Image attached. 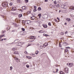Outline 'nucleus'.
Listing matches in <instances>:
<instances>
[{
    "label": "nucleus",
    "instance_id": "6e6552de",
    "mask_svg": "<svg viewBox=\"0 0 74 74\" xmlns=\"http://www.w3.org/2000/svg\"><path fill=\"white\" fill-rule=\"evenodd\" d=\"M23 45V44L22 42H19L18 44H17V45H18V46H20L21 47V45Z\"/></svg>",
    "mask_w": 74,
    "mask_h": 74
},
{
    "label": "nucleus",
    "instance_id": "9b49d317",
    "mask_svg": "<svg viewBox=\"0 0 74 74\" xmlns=\"http://www.w3.org/2000/svg\"><path fill=\"white\" fill-rule=\"evenodd\" d=\"M35 19V16H33L31 17V19L33 20Z\"/></svg>",
    "mask_w": 74,
    "mask_h": 74
},
{
    "label": "nucleus",
    "instance_id": "37998d69",
    "mask_svg": "<svg viewBox=\"0 0 74 74\" xmlns=\"http://www.w3.org/2000/svg\"><path fill=\"white\" fill-rule=\"evenodd\" d=\"M59 70H58V69H56V73H58V71Z\"/></svg>",
    "mask_w": 74,
    "mask_h": 74
},
{
    "label": "nucleus",
    "instance_id": "2f4dec72",
    "mask_svg": "<svg viewBox=\"0 0 74 74\" xmlns=\"http://www.w3.org/2000/svg\"><path fill=\"white\" fill-rule=\"evenodd\" d=\"M48 25L49 26H51V23H49Z\"/></svg>",
    "mask_w": 74,
    "mask_h": 74
},
{
    "label": "nucleus",
    "instance_id": "7ed1b4c3",
    "mask_svg": "<svg viewBox=\"0 0 74 74\" xmlns=\"http://www.w3.org/2000/svg\"><path fill=\"white\" fill-rule=\"evenodd\" d=\"M48 43L47 42L45 43L43 45V47L44 48H45L46 47L48 46Z\"/></svg>",
    "mask_w": 74,
    "mask_h": 74
},
{
    "label": "nucleus",
    "instance_id": "680f3d73",
    "mask_svg": "<svg viewBox=\"0 0 74 74\" xmlns=\"http://www.w3.org/2000/svg\"><path fill=\"white\" fill-rule=\"evenodd\" d=\"M60 12H61V10H59V13H60Z\"/></svg>",
    "mask_w": 74,
    "mask_h": 74
},
{
    "label": "nucleus",
    "instance_id": "49530a36",
    "mask_svg": "<svg viewBox=\"0 0 74 74\" xmlns=\"http://www.w3.org/2000/svg\"><path fill=\"white\" fill-rule=\"evenodd\" d=\"M40 47L41 49H42V48H43V46H40Z\"/></svg>",
    "mask_w": 74,
    "mask_h": 74
},
{
    "label": "nucleus",
    "instance_id": "5fc2aeb1",
    "mask_svg": "<svg viewBox=\"0 0 74 74\" xmlns=\"http://www.w3.org/2000/svg\"><path fill=\"white\" fill-rule=\"evenodd\" d=\"M30 45H31V44H29L27 46V47H28L29 46H30Z\"/></svg>",
    "mask_w": 74,
    "mask_h": 74
},
{
    "label": "nucleus",
    "instance_id": "f704fd0d",
    "mask_svg": "<svg viewBox=\"0 0 74 74\" xmlns=\"http://www.w3.org/2000/svg\"><path fill=\"white\" fill-rule=\"evenodd\" d=\"M30 38L31 39H34V36H31Z\"/></svg>",
    "mask_w": 74,
    "mask_h": 74
},
{
    "label": "nucleus",
    "instance_id": "c85d7f7f",
    "mask_svg": "<svg viewBox=\"0 0 74 74\" xmlns=\"http://www.w3.org/2000/svg\"><path fill=\"white\" fill-rule=\"evenodd\" d=\"M38 53V51H36V52L35 54H36V55H37Z\"/></svg>",
    "mask_w": 74,
    "mask_h": 74
},
{
    "label": "nucleus",
    "instance_id": "864d4df0",
    "mask_svg": "<svg viewBox=\"0 0 74 74\" xmlns=\"http://www.w3.org/2000/svg\"><path fill=\"white\" fill-rule=\"evenodd\" d=\"M45 2H47V1H48V0H45Z\"/></svg>",
    "mask_w": 74,
    "mask_h": 74
},
{
    "label": "nucleus",
    "instance_id": "20e7f679",
    "mask_svg": "<svg viewBox=\"0 0 74 74\" xmlns=\"http://www.w3.org/2000/svg\"><path fill=\"white\" fill-rule=\"evenodd\" d=\"M64 71L66 73H69V69L67 68H65Z\"/></svg>",
    "mask_w": 74,
    "mask_h": 74
},
{
    "label": "nucleus",
    "instance_id": "c03bdc74",
    "mask_svg": "<svg viewBox=\"0 0 74 74\" xmlns=\"http://www.w3.org/2000/svg\"><path fill=\"white\" fill-rule=\"evenodd\" d=\"M63 72L62 71H61V72H60V74H63Z\"/></svg>",
    "mask_w": 74,
    "mask_h": 74
},
{
    "label": "nucleus",
    "instance_id": "e2e57ef3",
    "mask_svg": "<svg viewBox=\"0 0 74 74\" xmlns=\"http://www.w3.org/2000/svg\"><path fill=\"white\" fill-rule=\"evenodd\" d=\"M57 19H58L59 21V18L57 17Z\"/></svg>",
    "mask_w": 74,
    "mask_h": 74
},
{
    "label": "nucleus",
    "instance_id": "cd10ccee",
    "mask_svg": "<svg viewBox=\"0 0 74 74\" xmlns=\"http://www.w3.org/2000/svg\"><path fill=\"white\" fill-rule=\"evenodd\" d=\"M23 34H22V35H25V34H26V32H24L23 33Z\"/></svg>",
    "mask_w": 74,
    "mask_h": 74
},
{
    "label": "nucleus",
    "instance_id": "1a4fd4ad",
    "mask_svg": "<svg viewBox=\"0 0 74 74\" xmlns=\"http://www.w3.org/2000/svg\"><path fill=\"white\" fill-rule=\"evenodd\" d=\"M43 18L44 19H47L48 18V15H46L44 16V17H43Z\"/></svg>",
    "mask_w": 74,
    "mask_h": 74
},
{
    "label": "nucleus",
    "instance_id": "6ab92c4d",
    "mask_svg": "<svg viewBox=\"0 0 74 74\" xmlns=\"http://www.w3.org/2000/svg\"><path fill=\"white\" fill-rule=\"evenodd\" d=\"M38 11H41V8L40 7H38Z\"/></svg>",
    "mask_w": 74,
    "mask_h": 74
},
{
    "label": "nucleus",
    "instance_id": "0eeeda50",
    "mask_svg": "<svg viewBox=\"0 0 74 74\" xmlns=\"http://www.w3.org/2000/svg\"><path fill=\"white\" fill-rule=\"evenodd\" d=\"M42 26L44 27V28H47V25L45 24H44L42 25Z\"/></svg>",
    "mask_w": 74,
    "mask_h": 74
},
{
    "label": "nucleus",
    "instance_id": "9d476101",
    "mask_svg": "<svg viewBox=\"0 0 74 74\" xmlns=\"http://www.w3.org/2000/svg\"><path fill=\"white\" fill-rule=\"evenodd\" d=\"M62 12H63V13H66L67 12V11L66 10H64L62 11Z\"/></svg>",
    "mask_w": 74,
    "mask_h": 74
},
{
    "label": "nucleus",
    "instance_id": "e433bc0d",
    "mask_svg": "<svg viewBox=\"0 0 74 74\" xmlns=\"http://www.w3.org/2000/svg\"><path fill=\"white\" fill-rule=\"evenodd\" d=\"M37 11V10H36V9H34L33 10V12H36Z\"/></svg>",
    "mask_w": 74,
    "mask_h": 74
},
{
    "label": "nucleus",
    "instance_id": "393cba45",
    "mask_svg": "<svg viewBox=\"0 0 74 74\" xmlns=\"http://www.w3.org/2000/svg\"><path fill=\"white\" fill-rule=\"evenodd\" d=\"M43 35L44 36H45L46 37H48V35L44 34H43Z\"/></svg>",
    "mask_w": 74,
    "mask_h": 74
},
{
    "label": "nucleus",
    "instance_id": "7c9ffc66",
    "mask_svg": "<svg viewBox=\"0 0 74 74\" xmlns=\"http://www.w3.org/2000/svg\"><path fill=\"white\" fill-rule=\"evenodd\" d=\"M12 69H13V67H12V66H10V70H12Z\"/></svg>",
    "mask_w": 74,
    "mask_h": 74
},
{
    "label": "nucleus",
    "instance_id": "3c124183",
    "mask_svg": "<svg viewBox=\"0 0 74 74\" xmlns=\"http://www.w3.org/2000/svg\"><path fill=\"white\" fill-rule=\"evenodd\" d=\"M67 33H68V32L67 31H66V32H65V34H67Z\"/></svg>",
    "mask_w": 74,
    "mask_h": 74
},
{
    "label": "nucleus",
    "instance_id": "4468645a",
    "mask_svg": "<svg viewBox=\"0 0 74 74\" xmlns=\"http://www.w3.org/2000/svg\"><path fill=\"white\" fill-rule=\"evenodd\" d=\"M22 8L23 10H26L27 9V8L25 6H23L22 7Z\"/></svg>",
    "mask_w": 74,
    "mask_h": 74
},
{
    "label": "nucleus",
    "instance_id": "69168bd1",
    "mask_svg": "<svg viewBox=\"0 0 74 74\" xmlns=\"http://www.w3.org/2000/svg\"><path fill=\"white\" fill-rule=\"evenodd\" d=\"M33 41H34V40H32V41H31L30 42H33Z\"/></svg>",
    "mask_w": 74,
    "mask_h": 74
},
{
    "label": "nucleus",
    "instance_id": "58836bf2",
    "mask_svg": "<svg viewBox=\"0 0 74 74\" xmlns=\"http://www.w3.org/2000/svg\"><path fill=\"white\" fill-rule=\"evenodd\" d=\"M67 66H68L69 67V66L70 65V63H67Z\"/></svg>",
    "mask_w": 74,
    "mask_h": 74
},
{
    "label": "nucleus",
    "instance_id": "dca6fc26",
    "mask_svg": "<svg viewBox=\"0 0 74 74\" xmlns=\"http://www.w3.org/2000/svg\"><path fill=\"white\" fill-rule=\"evenodd\" d=\"M66 21H71V20L70 19V18H67L66 19Z\"/></svg>",
    "mask_w": 74,
    "mask_h": 74
},
{
    "label": "nucleus",
    "instance_id": "f3484780",
    "mask_svg": "<svg viewBox=\"0 0 74 74\" xmlns=\"http://www.w3.org/2000/svg\"><path fill=\"white\" fill-rule=\"evenodd\" d=\"M22 14H19L18 15V17L19 18H21V17H22Z\"/></svg>",
    "mask_w": 74,
    "mask_h": 74
},
{
    "label": "nucleus",
    "instance_id": "39448f33",
    "mask_svg": "<svg viewBox=\"0 0 74 74\" xmlns=\"http://www.w3.org/2000/svg\"><path fill=\"white\" fill-rule=\"evenodd\" d=\"M19 42V40L18 39H16L14 41V44H17V43Z\"/></svg>",
    "mask_w": 74,
    "mask_h": 74
},
{
    "label": "nucleus",
    "instance_id": "603ef678",
    "mask_svg": "<svg viewBox=\"0 0 74 74\" xmlns=\"http://www.w3.org/2000/svg\"><path fill=\"white\" fill-rule=\"evenodd\" d=\"M61 49H62V50H64V48H61Z\"/></svg>",
    "mask_w": 74,
    "mask_h": 74
},
{
    "label": "nucleus",
    "instance_id": "774afa93",
    "mask_svg": "<svg viewBox=\"0 0 74 74\" xmlns=\"http://www.w3.org/2000/svg\"><path fill=\"white\" fill-rule=\"evenodd\" d=\"M2 17H3V18H4V16H2Z\"/></svg>",
    "mask_w": 74,
    "mask_h": 74
},
{
    "label": "nucleus",
    "instance_id": "aec40b11",
    "mask_svg": "<svg viewBox=\"0 0 74 74\" xmlns=\"http://www.w3.org/2000/svg\"><path fill=\"white\" fill-rule=\"evenodd\" d=\"M73 66V64L71 63H70L69 64V67H72V66Z\"/></svg>",
    "mask_w": 74,
    "mask_h": 74
},
{
    "label": "nucleus",
    "instance_id": "de8ad7c7",
    "mask_svg": "<svg viewBox=\"0 0 74 74\" xmlns=\"http://www.w3.org/2000/svg\"><path fill=\"white\" fill-rule=\"evenodd\" d=\"M4 35H5L4 34H3L2 36H1V37H3V36H4Z\"/></svg>",
    "mask_w": 74,
    "mask_h": 74
},
{
    "label": "nucleus",
    "instance_id": "a19ab883",
    "mask_svg": "<svg viewBox=\"0 0 74 74\" xmlns=\"http://www.w3.org/2000/svg\"><path fill=\"white\" fill-rule=\"evenodd\" d=\"M32 15H33V16H34V15H35V13H32Z\"/></svg>",
    "mask_w": 74,
    "mask_h": 74
},
{
    "label": "nucleus",
    "instance_id": "a878e982",
    "mask_svg": "<svg viewBox=\"0 0 74 74\" xmlns=\"http://www.w3.org/2000/svg\"><path fill=\"white\" fill-rule=\"evenodd\" d=\"M12 4H13L12 3V2H11L9 3V5L10 6L12 5Z\"/></svg>",
    "mask_w": 74,
    "mask_h": 74
},
{
    "label": "nucleus",
    "instance_id": "6e6d98bb",
    "mask_svg": "<svg viewBox=\"0 0 74 74\" xmlns=\"http://www.w3.org/2000/svg\"><path fill=\"white\" fill-rule=\"evenodd\" d=\"M53 73H56V72H55V71H53Z\"/></svg>",
    "mask_w": 74,
    "mask_h": 74
},
{
    "label": "nucleus",
    "instance_id": "a211bd4d",
    "mask_svg": "<svg viewBox=\"0 0 74 74\" xmlns=\"http://www.w3.org/2000/svg\"><path fill=\"white\" fill-rule=\"evenodd\" d=\"M14 54H15L16 55L19 54V53H18V51H15L14 53Z\"/></svg>",
    "mask_w": 74,
    "mask_h": 74
},
{
    "label": "nucleus",
    "instance_id": "412c9836",
    "mask_svg": "<svg viewBox=\"0 0 74 74\" xmlns=\"http://www.w3.org/2000/svg\"><path fill=\"white\" fill-rule=\"evenodd\" d=\"M5 32H6V31H2V32H1V33L3 34L4 33H5Z\"/></svg>",
    "mask_w": 74,
    "mask_h": 74
},
{
    "label": "nucleus",
    "instance_id": "4c0bfd02",
    "mask_svg": "<svg viewBox=\"0 0 74 74\" xmlns=\"http://www.w3.org/2000/svg\"><path fill=\"white\" fill-rule=\"evenodd\" d=\"M54 4H56V1H54Z\"/></svg>",
    "mask_w": 74,
    "mask_h": 74
},
{
    "label": "nucleus",
    "instance_id": "09e8293b",
    "mask_svg": "<svg viewBox=\"0 0 74 74\" xmlns=\"http://www.w3.org/2000/svg\"><path fill=\"white\" fill-rule=\"evenodd\" d=\"M37 9V7L36 6H34V9Z\"/></svg>",
    "mask_w": 74,
    "mask_h": 74
},
{
    "label": "nucleus",
    "instance_id": "f8f14e48",
    "mask_svg": "<svg viewBox=\"0 0 74 74\" xmlns=\"http://www.w3.org/2000/svg\"><path fill=\"white\" fill-rule=\"evenodd\" d=\"M70 9L72 10H74V6H71L70 7Z\"/></svg>",
    "mask_w": 74,
    "mask_h": 74
},
{
    "label": "nucleus",
    "instance_id": "c9c22d12",
    "mask_svg": "<svg viewBox=\"0 0 74 74\" xmlns=\"http://www.w3.org/2000/svg\"><path fill=\"white\" fill-rule=\"evenodd\" d=\"M26 67L27 68H29L30 67V66H29V65L27 64L26 65Z\"/></svg>",
    "mask_w": 74,
    "mask_h": 74
},
{
    "label": "nucleus",
    "instance_id": "4be33fe9",
    "mask_svg": "<svg viewBox=\"0 0 74 74\" xmlns=\"http://www.w3.org/2000/svg\"><path fill=\"white\" fill-rule=\"evenodd\" d=\"M44 32L42 31V30H40L38 32V33H44Z\"/></svg>",
    "mask_w": 74,
    "mask_h": 74
},
{
    "label": "nucleus",
    "instance_id": "4d7b16f0",
    "mask_svg": "<svg viewBox=\"0 0 74 74\" xmlns=\"http://www.w3.org/2000/svg\"><path fill=\"white\" fill-rule=\"evenodd\" d=\"M64 25H67V23H64Z\"/></svg>",
    "mask_w": 74,
    "mask_h": 74
},
{
    "label": "nucleus",
    "instance_id": "c756f323",
    "mask_svg": "<svg viewBox=\"0 0 74 74\" xmlns=\"http://www.w3.org/2000/svg\"><path fill=\"white\" fill-rule=\"evenodd\" d=\"M15 49H16L15 48H14L12 49V50H13V51H15Z\"/></svg>",
    "mask_w": 74,
    "mask_h": 74
},
{
    "label": "nucleus",
    "instance_id": "473e14b6",
    "mask_svg": "<svg viewBox=\"0 0 74 74\" xmlns=\"http://www.w3.org/2000/svg\"><path fill=\"white\" fill-rule=\"evenodd\" d=\"M59 47H62V45H61L60 43L59 44Z\"/></svg>",
    "mask_w": 74,
    "mask_h": 74
},
{
    "label": "nucleus",
    "instance_id": "2eb2a0df",
    "mask_svg": "<svg viewBox=\"0 0 74 74\" xmlns=\"http://www.w3.org/2000/svg\"><path fill=\"white\" fill-rule=\"evenodd\" d=\"M65 52L66 53V52H67L69 51V50L68 49H66L64 50Z\"/></svg>",
    "mask_w": 74,
    "mask_h": 74
},
{
    "label": "nucleus",
    "instance_id": "ddd939ff",
    "mask_svg": "<svg viewBox=\"0 0 74 74\" xmlns=\"http://www.w3.org/2000/svg\"><path fill=\"white\" fill-rule=\"evenodd\" d=\"M12 11H15L16 10V7H13L12 9Z\"/></svg>",
    "mask_w": 74,
    "mask_h": 74
},
{
    "label": "nucleus",
    "instance_id": "f03ea898",
    "mask_svg": "<svg viewBox=\"0 0 74 74\" xmlns=\"http://www.w3.org/2000/svg\"><path fill=\"white\" fill-rule=\"evenodd\" d=\"M13 58H14V59L16 60L17 62H18L19 61V60L16 57H15V56L13 57Z\"/></svg>",
    "mask_w": 74,
    "mask_h": 74
},
{
    "label": "nucleus",
    "instance_id": "338daca9",
    "mask_svg": "<svg viewBox=\"0 0 74 74\" xmlns=\"http://www.w3.org/2000/svg\"><path fill=\"white\" fill-rule=\"evenodd\" d=\"M14 43V42H12V43H11L10 44H13Z\"/></svg>",
    "mask_w": 74,
    "mask_h": 74
},
{
    "label": "nucleus",
    "instance_id": "b1692460",
    "mask_svg": "<svg viewBox=\"0 0 74 74\" xmlns=\"http://www.w3.org/2000/svg\"><path fill=\"white\" fill-rule=\"evenodd\" d=\"M66 42H64L63 43V45L64 46H66L67 45V44H66Z\"/></svg>",
    "mask_w": 74,
    "mask_h": 74
},
{
    "label": "nucleus",
    "instance_id": "5701e85b",
    "mask_svg": "<svg viewBox=\"0 0 74 74\" xmlns=\"http://www.w3.org/2000/svg\"><path fill=\"white\" fill-rule=\"evenodd\" d=\"M38 16H39V18H41V14H38Z\"/></svg>",
    "mask_w": 74,
    "mask_h": 74
},
{
    "label": "nucleus",
    "instance_id": "8fccbe9b",
    "mask_svg": "<svg viewBox=\"0 0 74 74\" xmlns=\"http://www.w3.org/2000/svg\"><path fill=\"white\" fill-rule=\"evenodd\" d=\"M66 48H67V49H70V47H66Z\"/></svg>",
    "mask_w": 74,
    "mask_h": 74
},
{
    "label": "nucleus",
    "instance_id": "13d9d810",
    "mask_svg": "<svg viewBox=\"0 0 74 74\" xmlns=\"http://www.w3.org/2000/svg\"><path fill=\"white\" fill-rule=\"evenodd\" d=\"M25 53H26V54L27 53V52L26 51H25L24 52Z\"/></svg>",
    "mask_w": 74,
    "mask_h": 74
},
{
    "label": "nucleus",
    "instance_id": "bb28decb",
    "mask_svg": "<svg viewBox=\"0 0 74 74\" xmlns=\"http://www.w3.org/2000/svg\"><path fill=\"white\" fill-rule=\"evenodd\" d=\"M21 30H22V31H23V32H24V31H25V28H21Z\"/></svg>",
    "mask_w": 74,
    "mask_h": 74
},
{
    "label": "nucleus",
    "instance_id": "72a5a7b5",
    "mask_svg": "<svg viewBox=\"0 0 74 74\" xmlns=\"http://www.w3.org/2000/svg\"><path fill=\"white\" fill-rule=\"evenodd\" d=\"M56 7H60L59 5V4L56 5Z\"/></svg>",
    "mask_w": 74,
    "mask_h": 74
},
{
    "label": "nucleus",
    "instance_id": "052dcab7",
    "mask_svg": "<svg viewBox=\"0 0 74 74\" xmlns=\"http://www.w3.org/2000/svg\"><path fill=\"white\" fill-rule=\"evenodd\" d=\"M0 41H3V39H2V40H0Z\"/></svg>",
    "mask_w": 74,
    "mask_h": 74
},
{
    "label": "nucleus",
    "instance_id": "0e129e2a",
    "mask_svg": "<svg viewBox=\"0 0 74 74\" xmlns=\"http://www.w3.org/2000/svg\"><path fill=\"white\" fill-rule=\"evenodd\" d=\"M55 22H58V21L56 20Z\"/></svg>",
    "mask_w": 74,
    "mask_h": 74
},
{
    "label": "nucleus",
    "instance_id": "a18cd8bd",
    "mask_svg": "<svg viewBox=\"0 0 74 74\" xmlns=\"http://www.w3.org/2000/svg\"><path fill=\"white\" fill-rule=\"evenodd\" d=\"M21 1V0H17V3H19Z\"/></svg>",
    "mask_w": 74,
    "mask_h": 74
},
{
    "label": "nucleus",
    "instance_id": "423d86ee",
    "mask_svg": "<svg viewBox=\"0 0 74 74\" xmlns=\"http://www.w3.org/2000/svg\"><path fill=\"white\" fill-rule=\"evenodd\" d=\"M26 24H29V23H31V21L30 20H26Z\"/></svg>",
    "mask_w": 74,
    "mask_h": 74
},
{
    "label": "nucleus",
    "instance_id": "ea45409f",
    "mask_svg": "<svg viewBox=\"0 0 74 74\" xmlns=\"http://www.w3.org/2000/svg\"><path fill=\"white\" fill-rule=\"evenodd\" d=\"M61 35H63L64 34V33L63 32H62L60 33Z\"/></svg>",
    "mask_w": 74,
    "mask_h": 74
},
{
    "label": "nucleus",
    "instance_id": "f257e3e1",
    "mask_svg": "<svg viewBox=\"0 0 74 74\" xmlns=\"http://www.w3.org/2000/svg\"><path fill=\"white\" fill-rule=\"evenodd\" d=\"M8 2H3L2 3V5L3 7H8Z\"/></svg>",
    "mask_w": 74,
    "mask_h": 74
},
{
    "label": "nucleus",
    "instance_id": "79ce46f5",
    "mask_svg": "<svg viewBox=\"0 0 74 74\" xmlns=\"http://www.w3.org/2000/svg\"><path fill=\"white\" fill-rule=\"evenodd\" d=\"M25 3H27L28 2V0H25Z\"/></svg>",
    "mask_w": 74,
    "mask_h": 74
},
{
    "label": "nucleus",
    "instance_id": "bf43d9fd",
    "mask_svg": "<svg viewBox=\"0 0 74 74\" xmlns=\"http://www.w3.org/2000/svg\"><path fill=\"white\" fill-rule=\"evenodd\" d=\"M33 56L34 57L35 56V55L33 54Z\"/></svg>",
    "mask_w": 74,
    "mask_h": 74
}]
</instances>
